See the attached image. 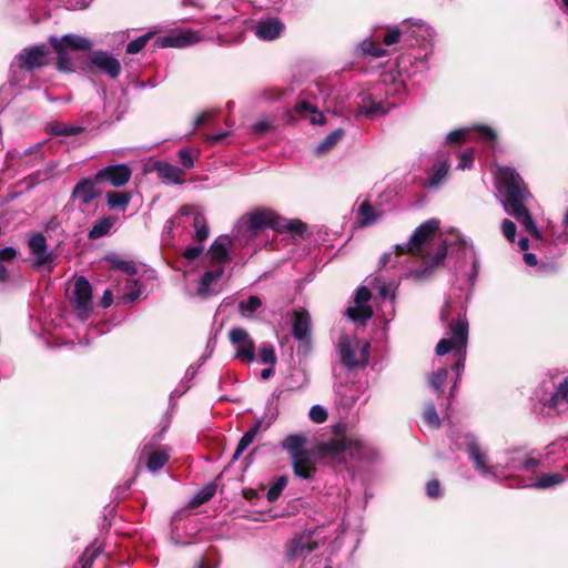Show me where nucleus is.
<instances>
[{
	"mask_svg": "<svg viewBox=\"0 0 568 568\" xmlns=\"http://www.w3.org/2000/svg\"><path fill=\"white\" fill-rule=\"evenodd\" d=\"M499 183V191L504 192L505 196V211L513 215L527 233L539 239V230L527 207L531 195L521 176L513 168L501 166Z\"/></svg>",
	"mask_w": 568,
	"mask_h": 568,
	"instance_id": "1",
	"label": "nucleus"
},
{
	"mask_svg": "<svg viewBox=\"0 0 568 568\" xmlns=\"http://www.w3.org/2000/svg\"><path fill=\"white\" fill-rule=\"evenodd\" d=\"M270 227L272 230L301 235L305 230V224L298 220H287L278 216L274 211L262 209L250 213L245 220L237 225L236 236L241 237L245 244H248L257 234Z\"/></svg>",
	"mask_w": 568,
	"mask_h": 568,
	"instance_id": "2",
	"label": "nucleus"
},
{
	"mask_svg": "<svg viewBox=\"0 0 568 568\" xmlns=\"http://www.w3.org/2000/svg\"><path fill=\"white\" fill-rule=\"evenodd\" d=\"M468 343V321L466 318V312L459 311L456 318H453L448 323L447 337L442 338L436 346V354L438 356L453 354L454 363L452 369L456 371V381L460 378V372L464 369L466 353Z\"/></svg>",
	"mask_w": 568,
	"mask_h": 568,
	"instance_id": "3",
	"label": "nucleus"
},
{
	"mask_svg": "<svg viewBox=\"0 0 568 568\" xmlns=\"http://www.w3.org/2000/svg\"><path fill=\"white\" fill-rule=\"evenodd\" d=\"M320 454L338 463H346L347 458L369 462L376 457L375 448L357 437L332 438L321 445Z\"/></svg>",
	"mask_w": 568,
	"mask_h": 568,
	"instance_id": "4",
	"label": "nucleus"
},
{
	"mask_svg": "<svg viewBox=\"0 0 568 568\" xmlns=\"http://www.w3.org/2000/svg\"><path fill=\"white\" fill-rule=\"evenodd\" d=\"M539 403L547 409L548 416H561L568 412V377L556 383L544 381L537 392Z\"/></svg>",
	"mask_w": 568,
	"mask_h": 568,
	"instance_id": "5",
	"label": "nucleus"
},
{
	"mask_svg": "<svg viewBox=\"0 0 568 568\" xmlns=\"http://www.w3.org/2000/svg\"><path fill=\"white\" fill-rule=\"evenodd\" d=\"M336 348L341 364L348 369L363 368L368 364V343L361 344L356 337L343 334L338 338Z\"/></svg>",
	"mask_w": 568,
	"mask_h": 568,
	"instance_id": "6",
	"label": "nucleus"
},
{
	"mask_svg": "<svg viewBox=\"0 0 568 568\" xmlns=\"http://www.w3.org/2000/svg\"><path fill=\"white\" fill-rule=\"evenodd\" d=\"M50 50L45 44H38L24 48L10 65L12 80H17L16 74L23 70L32 72L34 69L42 68L49 63Z\"/></svg>",
	"mask_w": 568,
	"mask_h": 568,
	"instance_id": "7",
	"label": "nucleus"
},
{
	"mask_svg": "<svg viewBox=\"0 0 568 568\" xmlns=\"http://www.w3.org/2000/svg\"><path fill=\"white\" fill-rule=\"evenodd\" d=\"M440 222L437 219H429L422 223L412 234L408 242L396 245L397 254L412 253L423 255L424 250L430 243L437 231L439 230Z\"/></svg>",
	"mask_w": 568,
	"mask_h": 568,
	"instance_id": "8",
	"label": "nucleus"
},
{
	"mask_svg": "<svg viewBox=\"0 0 568 568\" xmlns=\"http://www.w3.org/2000/svg\"><path fill=\"white\" fill-rule=\"evenodd\" d=\"M70 300L77 317L82 322L87 321L92 313L93 306L92 288L84 276L75 280Z\"/></svg>",
	"mask_w": 568,
	"mask_h": 568,
	"instance_id": "9",
	"label": "nucleus"
},
{
	"mask_svg": "<svg viewBox=\"0 0 568 568\" xmlns=\"http://www.w3.org/2000/svg\"><path fill=\"white\" fill-rule=\"evenodd\" d=\"M466 450L474 468L484 477L497 480L499 475L503 474L500 470V464H488V456L480 449L477 439L473 435H466Z\"/></svg>",
	"mask_w": 568,
	"mask_h": 568,
	"instance_id": "10",
	"label": "nucleus"
},
{
	"mask_svg": "<svg viewBox=\"0 0 568 568\" xmlns=\"http://www.w3.org/2000/svg\"><path fill=\"white\" fill-rule=\"evenodd\" d=\"M394 106L387 99L376 97L373 93H363L361 95V102L358 103L355 116H365L368 119H375L387 114Z\"/></svg>",
	"mask_w": 568,
	"mask_h": 568,
	"instance_id": "11",
	"label": "nucleus"
},
{
	"mask_svg": "<svg viewBox=\"0 0 568 568\" xmlns=\"http://www.w3.org/2000/svg\"><path fill=\"white\" fill-rule=\"evenodd\" d=\"M93 69L116 79L121 73V63L111 53L98 50L91 52L89 57V71L92 73Z\"/></svg>",
	"mask_w": 568,
	"mask_h": 568,
	"instance_id": "12",
	"label": "nucleus"
},
{
	"mask_svg": "<svg viewBox=\"0 0 568 568\" xmlns=\"http://www.w3.org/2000/svg\"><path fill=\"white\" fill-rule=\"evenodd\" d=\"M132 175V170L126 164H113L100 169L95 173V180L100 183H108L114 187L125 185Z\"/></svg>",
	"mask_w": 568,
	"mask_h": 568,
	"instance_id": "13",
	"label": "nucleus"
},
{
	"mask_svg": "<svg viewBox=\"0 0 568 568\" xmlns=\"http://www.w3.org/2000/svg\"><path fill=\"white\" fill-rule=\"evenodd\" d=\"M230 341L235 346V357L242 362L252 363L255 358V344L248 333L241 327L230 331Z\"/></svg>",
	"mask_w": 568,
	"mask_h": 568,
	"instance_id": "14",
	"label": "nucleus"
},
{
	"mask_svg": "<svg viewBox=\"0 0 568 568\" xmlns=\"http://www.w3.org/2000/svg\"><path fill=\"white\" fill-rule=\"evenodd\" d=\"M371 292L365 286H359L354 294V304L346 311L347 316L354 322L364 323L373 315L372 307L367 304L371 298Z\"/></svg>",
	"mask_w": 568,
	"mask_h": 568,
	"instance_id": "15",
	"label": "nucleus"
},
{
	"mask_svg": "<svg viewBox=\"0 0 568 568\" xmlns=\"http://www.w3.org/2000/svg\"><path fill=\"white\" fill-rule=\"evenodd\" d=\"M49 43L52 49L62 48L64 51H89L92 48V42L85 37L79 34H64L61 38L51 36L49 38Z\"/></svg>",
	"mask_w": 568,
	"mask_h": 568,
	"instance_id": "16",
	"label": "nucleus"
},
{
	"mask_svg": "<svg viewBox=\"0 0 568 568\" xmlns=\"http://www.w3.org/2000/svg\"><path fill=\"white\" fill-rule=\"evenodd\" d=\"M201 40L200 33L194 30H185L176 34L159 37L155 44L159 48H185L197 43Z\"/></svg>",
	"mask_w": 568,
	"mask_h": 568,
	"instance_id": "17",
	"label": "nucleus"
},
{
	"mask_svg": "<svg viewBox=\"0 0 568 568\" xmlns=\"http://www.w3.org/2000/svg\"><path fill=\"white\" fill-rule=\"evenodd\" d=\"M316 548L317 542L311 534H301L292 539L286 556L291 560L304 559Z\"/></svg>",
	"mask_w": 568,
	"mask_h": 568,
	"instance_id": "18",
	"label": "nucleus"
},
{
	"mask_svg": "<svg viewBox=\"0 0 568 568\" xmlns=\"http://www.w3.org/2000/svg\"><path fill=\"white\" fill-rule=\"evenodd\" d=\"M98 183L99 182L95 180V176L80 180L73 187L71 194L72 200L79 202L82 205L90 204L101 194V192L97 189Z\"/></svg>",
	"mask_w": 568,
	"mask_h": 568,
	"instance_id": "19",
	"label": "nucleus"
},
{
	"mask_svg": "<svg viewBox=\"0 0 568 568\" xmlns=\"http://www.w3.org/2000/svg\"><path fill=\"white\" fill-rule=\"evenodd\" d=\"M312 320L305 310L294 311L292 317V335L295 339L308 343L311 338Z\"/></svg>",
	"mask_w": 568,
	"mask_h": 568,
	"instance_id": "20",
	"label": "nucleus"
},
{
	"mask_svg": "<svg viewBox=\"0 0 568 568\" xmlns=\"http://www.w3.org/2000/svg\"><path fill=\"white\" fill-rule=\"evenodd\" d=\"M447 254V247L445 245H440L435 254L430 257H424L422 265L412 271L409 276L415 280H425L428 278L434 270L443 264Z\"/></svg>",
	"mask_w": 568,
	"mask_h": 568,
	"instance_id": "21",
	"label": "nucleus"
},
{
	"mask_svg": "<svg viewBox=\"0 0 568 568\" xmlns=\"http://www.w3.org/2000/svg\"><path fill=\"white\" fill-rule=\"evenodd\" d=\"M224 273V267H216L211 271H206L201 277L196 287V295L201 298H207L210 296L220 293L217 282Z\"/></svg>",
	"mask_w": 568,
	"mask_h": 568,
	"instance_id": "22",
	"label": "nucleus"
},
{
	"mask_svg": "<svg viewBox=\"0 0 568 568\" xmlns=\"http://www.w3.org/2000/svg\"><path fill=\"white\" fill-rule=\"evenodd\" d=\"M231 240L227 235H220L211 244L206 257L210 260L212 265L216 267H223V264L229 260V245Z\"/></svg>",
	"mask_w": 568,
	"mask_h": 568,
	"instance_id": "23",
	"label": "nucleus"
},
{
	"mask_svg": "<svg viewBox=\"0 0 568 568\" xmlns=\"http://www.w3.org/2000/svg\"><path fill=\"white\" fill-rule=\"evenodd\" d=\"M28 244L38 266L52 262V252L47 250V239L42 233L31 235Z\"/></svg>",
	"mask_w": 568,
	"mask_h": 568,
	"instance_id": "24",
	"label": "nucleus"
},
{
	"mask_svg": "<svg viewBox=\"0 0 568 568\" xmlns=\"http://www.w3.org/2000/svg\"><path fill=\"white\" fill-rule=\"evenodd\" d=\"M539 466V460L532 457H529L521 453L513 454L505 466L500 465V470L507 471H535V469Z\"/></svg>",
	"mask_w": 568,
	"mask_h": 568,
	"instance_id": "25",
	"label": "nucleus"
},
{
	"mask_svg": "<svg viewBox=\"0 0 568 568\" xmlns=\"http://www.w3.org/2000/svg\"><path fill=\"white\" fill-rule=\"evenodd\" d=\"M306 443L307 437L304 434H292L282 440L281 446L288 453L292 460L310 454L305 448Z\"/></svg>",
	"mask_w": 568,
	"mask_h": 568,
	"instance_id": "26",
	"label": "nucleus"
},
{
	"mask_svg": "<svg viewBox=\"0 0 568 568\" xmlns=\"http://www.w3.org/2000/svg\"><path fill=\"white\" fill-rule=\"evenodd\" d=\"M284 30V24L276 18L266 19L257 22L255 34L258 39L271 41L280 37Z\"/></svg>",
	"mask_w": 568,
	"mask_h": 568,
	"instance_id": "27",
	"label": "nucleus"
},
{
	"mask_svg": "<svg viewBox=\"0 0 568 568\" xmlns=\"http://www.w3.org/2000/svg\"><path fill=\"white\" fill-rule=\"evenodd\" d=\"M193 215L194 240L203 242L209 237V226L204 215L194 211L191 206L184 205L179 210V215Z\"/></svg>",
	"mask_w": 568,
	"mask_h": 568,
	"instance_id": "28",
	"label": "nucleus"
},
{
	"mask_svg": "<svg viewBox=\"0 0 568 568\" xmlns=\"http://www.w3.org/2000/svg\"><path fill=\"white\" fill-rule=\"evenodd\" d=\"M408 33L406 38L408 40H415L416 42H430L434 38V30L428 24L422 21H404Z\"/></svg>",
	"mask_w": 568,
	"mask_h": 568,
	"instance_id": "29",
	"label": "nucleus"
},
{
	"mask_svg": "<svg viewBox=\"0 0 568 568\" xmlns=\"http://www.w3.org/2000/svg\"><path fill=\"white\" fill-rule=\"evenodd\" d=\"M155 171L162 180L169 183L183 184L185 182L183 170L168 162H156Z\"/></svg>",
	"mask_w": 568,
	"mask_h": 568,
	"instance_id": "30",
	"label": "nucleus"
},
{
	"mask_svg": "<svg viewBox=\"0 0 568 568\" xmlns=\"http://www.w3.org/2000/svg\"><path fill=\"white\" fill-rule=\"evenodd\" d=\"M292 467L294 475L301 479H312L316 471L311 454L292 459Z\"/></svg>",
	"mask_w": 568,
	"mask_h": 568,
	"instance_id": "31",
	"label": "nucleus"
},
{
	"mask_svg": "<svg viewBox=\"0 0 568 568\" xmlns=\"http://www.w3.org/2000/svg\"><path fill=\"white\" fill-rule=\"evenodd\" d=\"M565 481V476L560 473L544 474L537 477L532 483L525 485L524 487H530L536 489H549L561 485Z\"/></svg>",
	"mask_w": 568,
	"mask_h": 568,
	"instance_id": "32",
	"label": "nucleus"
},
{
	"mask_svg": "<svg viewBox=\"0 0 568 568\" xmlns=\"http://www.w3.org/2000/svg\"><path fill=\"white\" fill-rule=\"evenodd\" d=\"M294 111L296 114L306 118L310 116V121L312 124H324L325 116L323 113L318 112L317 109L310 102L300 101L296 103Z\"/></svg>",
	"mask_w": 568,
	"mask_h": 568,
	"instance_id": "33",
	"label": "nucleus"
},
{
	"mask_svg": "<svg viewBox=\"0 0 568 568\" xmlns=\"http://www.w3.org/2000/svg\"><path fill=\"white\" fill-rule=\"evenodd\" d=\"M115 222H116V217L111 216V215L104 216V217L95 221L89 231V234H88L89 237L91 240H97V239H100V237L106 235L111 231V229L113 227Z\"/></svg>",
	"mask_w": 568,
	"mask_h": 568,
	"instance_id": "34",
	"label": "nucleus"
},
{
	"mask_svg": "<svg viewBox=\"0 0 568 568\" xmlns=\"http://www.w3.org/2000/svg\"><path fill=\"white\" fill-rule=\"evenodd\" d=\"M449 170V162L447 160L439 161L434 164L428 174V186L436 187L443 183Z\"/></svg>",
	"mask_w": 568,
	"mask_h": 568,
	"instance_id": "35",
	"label": "nucleus"
},
{
	"mask_svg": "<svg viewBox=\"0 0 568 568\" xmlns=\"http://www.w3.org/2000/svg\"><path fill=\"white\" fill-rule=\"evenodd\" d=\"M132 200L130 192L111 191L106 193V204L110 209H119L125 211Z\"/></svg>",
	"mask_w": 568,
	"mask_h": 568,
	"instance_id": "36",
	"label": "nucleus"
},
{
	"mask_svg": "<svg viewBox=\"0 0 568 568\" xmlns=\"http://www.w3.org/2000/svg\"><path fill=\"white\" fill-rule=\"evenodd\" d=\"M169 460V454L166 450H155L150 454L146 462V467L151 473L160 470Z\"/></svg>",
	"mask_w": 568,
	"mask_h": 568,
	"instance_id": "37",
	"label": "nucleus"
},
{
	"mask_svg": "<svg viewBox=\"0 0 568 568\" xmlns=\"http://www.w3.org/2000/svg\"><path fill=\"white\" fill-rule=\"evenodd\" d=\"M262 306V301L257 296H250L239 303V312L243 317H252L255 311Z\"/></svg>",
	"mask_w": 568,
	"mask_h": 568,
	"instance_id": "38",
	"label": "nucleus"
},
{
	"mask_svg": "<svg viewBox=\"0 0 568 568\" xmlns=\"http://www.w3.org/2000/svg\"><path fill=\"white\" fill-rule=\"evenodd\" d=\"M216 493V485L214 483H210L205 485L202 489L195 493V495L191 499L192 506H199L206 501H209Z\"/></svg>",
	"mask_w": 568,
	"mask_h": 568,
	"instance_id": "39",
	"label": "nucleus"
},
{
	"mask_svg": "<svg viewBox=\"0 0 568 568\" xmlns=\"http://www.w3.org/2000/svg\"><path fill=\"white\" fill-rule=\"evenodd\" d=\"M100 550V547L87 548L72 568H91L94 560L99 556Z\"/></svg>",
	"mask_w": 568,
	"mask_h": 568,
	"instance_id": "40",
	"label": "nucleus"
},
{
	"mask_svg": "<svg viewBox=\"0 0 568 568\" xmlns=\"http://www.w3.org/2000/svg\"><path fill=\"white\" fill-rule=\"evenodd\" d=\"M344 135L343 129L332 131L324 140L317 145L316 152L322 153L331 150Z\"/></svg>",
	"mask_w": 568,
	"mask_h": 568,
	"instance_id": "41",
	"label": "nucleus"
},
{
	"mask_svg": "<svg viewBox=\"0 0 568 568\" xmlns=\"http://www.w3.org/2000/svg\"><path fill=\"white\" fill-rule=\"evenodd\" d=\"M358 214L363 225H369L377 221L378 214L376 210L368 203L363 202L358 209Z\"/></svg>",
	"mask_w": 568,
	"mask_h": 568,
	"instance_id": "42",
	"label": "nucleus"
},
{
	"mask_svg": "<svg viewBox=\"0 0 568 568\" xmlns=\"http://www.w3.org/2000/svg\"><path fill=\"white\" fill-rule=\"evenodd\" d=\"M287 485V478L286 476H280L276 478V480L270 486L266 497L270 503H273L277 500V498L281 496L282 491Z\"/></svg>",
	"mask_w": 568,
	"mask_h": 568,
	"instance_id": "43",
	"label": "nucleus"
},
{
	"mask_svg": "<svg viewBox=\"0 0 568 568\" xmlns=\"http://www.w3.org/2000/svg\"><path fill=\"white\" fill-rule=\"evenodd\" d=\"M153 37L152 32L144 33L139 38L130 41L126 44L125 51L128 54H136L139 53L149 42V40Z\"/></svg>",
	"mask_w": 568,
	"mask_h": 568,
	"instance_id": "44",
	"label": "nucleus"
},
{
	"mask_svg": "<svg viewBox=\"0 0 568 568\" xmlns=\"http://www.w3.org/2000/svg\"><path fill=\"white\" fill-rule=\"evenodd\" d=\"M258 358L263 364L274 366L276 363V355L272 344L264 343L258 351Z\"/></svg>",
	"mask_w": 568,
	"mask_h": 568,
	"instance_id": "45",
	"label": "nucleus"
},
{
	"mask_svg": "<svg viewBox=\"0 0 568 568\" xmlns=\"http://www.w3.org/2000/svg\"><path fill=\"white\" fill-rule=\"evenodd\" d=\"M447 376H448L447 368H440L437 372L433 373L430 375V377H429V381H428L430 387L435 392L442 393L443 392V386L446 383Z\"/></svg>",
	"mask_w": 568,
	"mask_h": 568,
	"instance_id": "46",
	"label": "nucleus"
},
{
	"mask_svg": "<svg viewBox=\"0 0 568 568\" xmlns=\"http://www.w3.org/2000/svg\"><path fill=\"white\" fill-rule=\"evenodd\" d=\"M361 49L364 54L372 55L374 58H382L387 53L385 49L381 48L378 44H376L374 41L369 39H365L362 42Z\"/></svg>",
	"mask_w": 568,
	"mask_h": 568,
	"instance_id": "47",
	"label": "nucleus"
},
{
	"mask_svg": "<svg viewBox=\"0 0 568 568\" xmlns=\"http://www.w3.org/2000/svg\"><path fill=\"white\" fill-rule=\"evenodd\" d=\"M408 31L406 30V24L402 22L399 28H392L384 36L383 42L386 45H393L399 41L400 36L406 37Z\"/></svg>",
	"mask_w": 568,
	"mask_h": 568,
	"instance_id": "48",
	"label": "nucleus"
},
{
	"mask_svg": "<svg viewBox=\"0 0 568 568\" xmlns=\"http://www.w3.org/2000/svg\"><path fill=\"white\" fill-rule=\"evenodd\" d=\"M83 131L81 126H69L63 123L55 122L51 124L50 132L53 135H74Z\"/></svg>",
	"mask_w": 568,
	"mask_h": 568,
	"instance_id": "49",
	"label": "nucleus"
},
{
	"mask_svg": "<svg viewBox=\"0 0 568 568\" xmlns=\"http://www.w3.org/2000/svg\"><path fill=\"white\" fill-rule=\"evenodd\" d=\"M53 50L55 51V53L58 55L57 68L63 72L73 71V62H72V59L69 57L68 52L64 51L62 48L53 49Z\"/></svg>",
	"mask_w": 568,
	"mask_h": 568,
	"instance_id": "50",
	"label": "nucleus"
},
{
	"mask_svg": "<svg viewBox=\"0 0 568 568\" xmlns=\"http://www.w3.org/2000/svg\"><path fill=\"white\" fill-rule=\"evenodd\" d=\"M477 138L489 146H494L496 142V132L488 126H478L476 129Z\"/></svg>",
	"mask_w": 568,
	"mask_h": 568,
	"instance_id": "51",
	"label": "nucleus"
},
{
	"mask_svg": "<svg viewBox=\"0 0 568 568\" xmlns=\"http://www.w3.org/2000/svg\"><path fill=\"white\" fill-rule=\"evenodd\" d=\"M310 418L316 423L322 424L327 419V410L322 405H313L308 413Z\"/></svg>",
	"mask_w": 568,
	"mask_h": 568,
	"instance_id": "52",
	"label": "nucleus"
},
{
	"mask_svg": "<svg viewBox=\"0 0 568 568\" xmlns=\"http://www.w3.org/2000/svg\"><path fill=\"white\" fill-rule=\"evenodd\" d=\"M425 422L433 428H437L440 425V419L436 413L435 405L430 403L424 412Z\"/></svg>",
	"mask_w": 568,
	"mask_h": 568,
	"instance_id": "53",
	"label": "nucleus"
},
{
	"mask_svg": "<svg viewBox=\"0 0 568 568\" xmlns=\"http://www.w3.org/2000/svg\"><path fill=\"white\" fill-rule=\"evenodd\" d=\"M254 439V437H252L247 433H244L234 452L233 459H237L247 449V447L253 443Z\"/></svg>",
	"mask_w": 568,
	"mask_h": 568,
	"instance_id": "54",
	"label": "nucleus"
},
{
	"mask_svg": "<svg viewBox=\"0 0 568 568\" xmlns=\"http://www.w3.org/2000/svg\"><path fill=\"white\" fill-rule=\"evenodd\" d=\"M179 162L186 169L194 166V159L190 149L184 148L178 152Z\"/></svg>",
	"mask_w": 568,
	"mask_h": 568,
	"instance_id": "55",
	"label": "nucleus"
},
{
	"mask_svg": "<svg viewBox=\"0 0 568 568\" xmlns=\"http://www.w3.org/2000/svg\"><path fill=\"white\" fill-rule=\"evenodd\" d=\"M501 232L504 234V236L510 241V242H514L515 241V236H516V225L514 222H511L510 220L508 219H505L501 223Z\"/></svg>",
	"mask_w": 568,
	"mask_h": 568,
	"instance_id": "56",
	"label": "nucleus"
},
{
	"mask_svg": "<svg viewBox=\"0 0 568 568\" xmlns=\"http://www.w3.org/2000/svg\"><path fill=\"white\" fill-rule=\"evenodd\" d=\"M378 294L383 298V301H389L392 304L395 298V287L390 284H382L378 287Z\"/></svg>",
	"mask_w": 568,
	"mask_h": 568,
	"instance_id": "57",
	"label": "nucleus"
},
{
	"mask_svg": "<svg viewBox=\"0 0 568 568\" xmlns=\"http://www.w3.org/2000/svg\"><path fill=\"white\" fill-rule=\"evenodd\" d=\"M474 161V152L473 151H465L459 154V162L457 164V169L459 170H466L470 169Z\"/></svg>",
	"mask_w": 568,
	"mask_h": 568,
	"instance_id": "58",
	"label": "nucleus"
},
{
	"mask_svg": "<svg viewBox=\"0 0 568 568\" xmlns=\"http://www.w3.org/2000/svg\"><path fill=\"white\" fill-rule=\"evenodd\" d=\"M468 132V129L454 130L446 135V141L453 143H462L463 141H465Z\"/></svg>",
	"mask_w": 568,
	"mask_h": 568,
	"instance_id": "59",
	"label": "nucleus"
},
{
	"mask_svg": "<svg viewBox=\"0 0 568 568\" xmlns=\"http://www.w3.org/2000/svg\"><path fill=\"white\" fill-rule=\"evenodd\" d=\"M203 253V246L202 245H191V246H187L184 251V254L183 256L187 260V261H194L196 260L197 257H200V255Z\"/></svg>",
	"mask_w": 568,
	"mask_h": 568,
	"instance_id": "60",
	"label": "nucleus"
},
{
	"mask_svg": "<svg viewBox=\"0 0 568 568\" xmlns=\"http://www.w3.org/2000/svg\"><path fill=\"white\" fill-rule=\"evenodd\" d=\"M272 422H273L272 418L268 422H266V423H264L263 418L256 419L254 425L246 433L255 438L256 435L258 434V432L262 428L263 429H267L270 427V425L272 424Z\"/></svg>",
	"mask_w": 568,
	"mask_h": 568,
	"instance_id": "61",
	"label": "nucleus"
},
{
	"mask_svg": "<svg viewBox=\"0 0 568 568\" xmlns=\"http://www.w3.org/2000/svg\"><path fill=\"white\" fill-rule=\"evenodd\" d=\"M426 494L429 498H438L440 497V484L438 480H430L426 485Z\"/></svg>",
	"mask_w": 568,
	"mask_h": 568,
	"instance_id": "62",
	"label": "nucleus"
},
{
	"mask_svg": "<svg viewBox=\"0 0 568 568\" xmlns=\"http://www.w3.org/2000/svg\"><path fill=\"white\" fill-rule=\"evenodd\" d=\"M141 295V287L138 286L136 282L130 285V292L125 295V300L129 303L135 302Z\"/></svg>",
	"mask_w": 568,
	"mask_h": 568,
	"instance_id": "63",
	"label": "nucleus"
},
{
	"mask_svg": "<svg viewBox=\"0 0 568 568\" xmlns=\"http://www.w3.org/2000/svg\"><path fill=\"white\" fill-rule=\"evenodd\" d=\"M113 266L119 268V270L125 271V272H128L130 274L135 273L134 266L131 263H129L128 261H124V260H114L113 261Z\"/></svg>",
	"mask_w": 568,
	"mask_h": 568,
	"instance_id": "64",
	"label": "nucleus"
}]
</instances>
